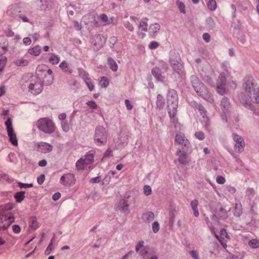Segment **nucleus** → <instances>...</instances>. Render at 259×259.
Wrapping results in <instances>:
<instances>
[{"label": "nucleus", "instance_id": "obj_1", "mask_svg": "<svg viewBox=\"0 0 259 259\" xmlns=\"http://www.w3.org/2000/svg\"><path fill=\"white\" fill-rule=\"evenodd\" d=\"M14 204L8 203L0 206V231L7 230L14 222V214L11 211Z\"/></svg>", "mask_w": 259, "mask_h": 259}, {"label": "nucleus", "instance_id": "obj_2", "mask_svg": "<svg viewBox=\"0 0 259 259\" xmlns=\"http://www.w3.org/2000/svg\"><path fill=\"white\" fill-rule=\"evenodd\" d=\"M178 105V96L176 93L174 92L171 95V99H168V112L170 118V121L174 124L175 127L177 126L178 124V119L175 117L177 111Z\"/></svg>", "mask_w": 259, "mask_h": 259}, {"label": "nucleus", "instance_id": "obj_3", "mask_svg": "<svg viewBox=\"0 0 259 259\" xmlns=\"http://www.w3.org/2000/svg\"><path fill=\"white\" fill-rule=\"evenodd\" d=\"M244 83V88L247 95L250 98L253 102L257 96L259 95V88L256 87L253 83V79L252 77L245 78Z\"/></svg>", "mask_w": 259, "mask_h": 259}, {"label": "nucleus", "instance_id": "obj_4", "mask_svg": "<svg viewBox=\"0 0 259 259\" xmlns=\"http://www.w3.org/2000/svg\"><path fill=\"white\" fill-rule=\"evenodd\" d=\"M37 127L40 131L51 134L56 130V125L53 120L49 118H41L36 122Z\"/></svg>", "mask_w": 259, "mask_h": 259}, {"label": "nucleus", "instance_id": "obj_5", "mask_svg": "<svg viewBox=\"0 0 259 259\" xmlns=\"http://www.w3.org/2000/svg\"><path fill=\"white\" fill-rule=\"evenodd\" d=\"M107 142V134L106 129L102 126H98L94 135V142L98 146L106 144Z\"/></svg>", "mask_w": 259, "mask_h": 259}, {"label": "nucleus", "instance_id": "obj_6", "mask_svg": "<svg viewBox=\"0 0 259 259\" xmlns=\"http://www.w3.org/2000/svg\"><path fill=\"white\" fill-rule=\"evenodd\" d=\"M29 91L34 95H37L41 92L43 89V84L40 79L34 76L30 80L28 85Z\"/></svg>", "mask_w": 259, "mask_h": 259}, {"label": "nucleus", "instance_id": "obj_7", "mask_svg": "<svg viewBox=\"0 0 259 259\" xmlns=\"http://www.w3.org/2000/svg\"><path fill=\"white\" fill-rule=\"evenodd\" d=\"M94 155L92 153L87 154L84 158H81L76 162V167L78 170L84 169L94 161Z\"/></svg>", "mask_w": 259, "mask_h": 259}, {"label": "nucleus", "instance_id": "obj_8", "mask_svg": "<svg viewBox=\"0 0 259 259\" xmlns=\"http://www.w3.org/2000/svg\"><path fill=\"white\" fill-rule=\"evenodd\" d=\"M8 135L9 137L10 141L14 146H17L18 140L12 125V120L10 118H9L5 122Z\"/></svg>", "mask_w": 259, "mask_h": 259}, {"label": "nucleus", "instance_id": "obj_9", "mask_svg": "<svg viewBox=\"0 0 259 259\" xmlns=\"http://www.w3.org/2000/svg\"><path fill=\"white\" fill-rule=\"evenodd\" d=\"M176 155L178 156V160L180 164L186 165L189 164L191 161L189 154L180 148L177 149Z\"/></svg>", "mask_w": 259, "mask_h": 259}, {"label": "nucleus", "instance_id": "obj_10", "mask_svg": "<svg viewBox=\"0 0 259 259\" xmlns=\"http://www.w3.org/2000/svg\"><path fill=\"white\" fill-rule=\"evenodd\" d=\"M76 179L75 176L71 173H67L63 175L60 180L61 184L65 186H70L75 183Z\"/></svg>", "mask_w": 259, "mask_h": 259}, {"label": "nucleus", "instance_id": "obj_11", "mask_svg": "<svg viewBox=\"0 0 259 259\" xmlns=\"http://www.w3.org/2000/svg\"><path fill=\"white\" fill-rule=\"evenodd\" d=\"M190 78L192 86L197 94H199L200 93H204V92H205V87L202 82L199 80L197 76L192 75L191 76Z\"/></svg>", "mask_w": 259, "mask_h": 259}, {"label": "nucleus", "instance_id": "obj_12", "mask_svg": "<svg viewBox=\"0 0 259 259\" xmlns=\"http://www.w3.org/2000/svg\"><path fill=\"white\" fill-rule=\"evenodd\" d=\"M175 144H177L182 147H189L190 142L188 139L186 138L185 134L179 132L175 136Z\"/></svg>", "mask_w": 259, "mask_h": 259}, {"label": "nucleus", "instance_id": "obj_13", "mask_svg": "<svg viewBox=\"0 0 259 259\" xmlns=\"http://www.w3.org/2000/svg\"><path fill=\"white\" fill-rule=\"evenodd\" d=\"M225 83L226 77L225 74L222 73L219 76L217 83V92L222 95H224L226 91L225 88Z\"/></svg>", "mask_w": 259, "mask_h": 259}, {"label": "nucleus", "instance_id": "obj_14", "mask_svg": "<svg viewBox=\"0 0 259 259\" xmlns=\"http://www.w3.org/2000/svg\"><path fill=\"white\" fill-rule=\"evenodd\" d=\"M220 236L215 234V236L221 243L224 248L227 247V240L229 239V236L225 229H222L220 232Z\"/></svg>", "mask_w": 259, "mask_h": 259}, {"label": "nucleus", "instance_id": "obj_15", "mask_svg": "<svg viewBox=\"0 0 259 259\" xmlns=\"http://www.w3.org/2000/svg\"><path fill=\"white\" fill-rule=\"evenodd\" d=\"M38 150L43 153H48L52 151L53 146L49 143L40 142L37 144Z\"/></svg>", "mask_w": 259, "mask_h": 259}, {"label": "nucleus", "instance_id": "obj_16", "mask_svg": "<svg viewBox=\"0 0 259 259\" xmlns=\"http://www.w3.org/2000/svg\"><path fill=\"white\" fill-rule=\"evenodd\" d=\"M154 218L155 215L153 212L147 211L143 214L142 219L145 223H149L154 219Z\"/></svg>", "mask_w": 259, "mask_h": 259}, {"label": "nucleus", "instance_id": "obj_17", "mask_svg": "<svg viewBox=\"0 0 259 259\" xmlns=\"http://www.w3.org/2000/svg\"><path fill=\"white\" fill-rule=\"evenodd\" d=\"M118 207L121 211L124 213H127L129 210V205L127 204L126 200L121 199L118 203Z\"/></svg>", "mask_w": 259, "mask_h": 259}, {"label": "nucleus", "instance_id": "obj_18", "mask_svg": "<svg viewBox=\"0 0 259 259\" xmlns=\"http://www.w3.org/2000/svg\"><path fill=\"white\" fill-rule=\"evenodd\" d=\"M152 73L158 81L161 82L164 81V77L161 75V71L158 68H154L152 70Z\"/></svg>", "mask_w": 259, "mask_h": 259}, {"label": "nucleus", "instance_id": "obj_19", "mask_svg": "<svg viewBox=\"0 0 259 259\" xmlns=\"http://www.w3.org/2000/svg\"><path fill=\"white\" fill-rule=\"evenodd\" d=\"M165 106V100L161 94H158L157 96L156 106L159 110L164 108Z\"/></svg>", "mask_w": 259, "mask_h": 259}, {"label": "nucleus", "instance_id": "obj_20", "mask_svg": "<svg viewBox=\"0 0 259 259\" xmlns=\"http://www.w3.org/2000/svg\"><path fill=\"white\" fill-rule=\"evenodd\" d=\"M197 109L199 111L203 119L202 122H203L205 125H207L208 123V119L207 117L206 116V111L205 110L204 108L202 106L199 105L197 106Z\"/></svg>", "mask_w": 259, "mask_h": 259}, {"label": "nucleus", "instance_id": "obj_21", "mask_svg": "<svg viewBox=\"0 0 259 259\" xmlns=\"http://www.w3.org/2000/svg\"><path fill=\"white\" fill-rule=\"evenodd\" d=\"M191 206L193 210V213L195 217H198L199 215V213L198 210V201L196 199H194L191 202Z\"/></svg>", "mask_w": 259, "mask_h": 259}, {"label": "nucleus", "instance_id": "obj_22", "mask_svg": "<svg viewBox=\"0 0 259 259\" xmlns=\"http://www.w3.org/2000/svg\"><path fill=\"white\" fill-rule=\"evenodd\" d=\"M205 92L204 93H200L199 95L202 96L204 99L207 101L209 103H212L213 102V98L210 93H209L207 89H205Z\"/></svg>", "mask_w": 259, "mask_h": 259}, {"label": "nucleus", "instance_id": "obj_23", "mask_svg": "<svg viewBox=\"0 0 259 259\" xmlns=\"http://www.w3.org/2000/svg\"><path fill=\"white\" fill-rule=\"evenodd\" d=\"M98 20L101 22L102 25H106L110 24L112 21H110L107 16L105 14L100 15L98 17Z\"/></svg>", "mask_w": 259, "mask_h": 259}, {"label": "nucleus", "instance_id": "obj_24", "mask_svg": "<svg viewBox=\"0 0 259 259\" xmlns=\"http://www.w3.org/2000/svg\"><path fill=\"white\" fill-rule=\"evenodd\" d=\"M217 214L219 219H226L228 218V213L227 211L223 207H220L218 209Z\"/></svg>", "mask_w": 259, "mask_h": 259}, {"label": "nucleus", "instance_id": "obj_25", "mask_svg": "<svg viewBox=\"0 0 259 259\" xmlns=\"http://www.w3.org/2000/svg\"><path fill=\"white\" fill-rule=\"evenodd\" d=\"M172 68L174 71L176 72L179 74H181L183 72V65L180 63H175L172 64Z\"/></svg>", "mask_w": 259, "mask_h": 259}, {"label": "nucleus", "instance_id": "obj_26", "mask_svg": "<svg viewBox=\"0 0 259 259\" xmlns=\"http://www.w3.org/2000/svg\"><path fill=\"white\" fill-rule=\"evenodd\" d=\"M108 63L109 66L110 68L113 71H116L118 69V65L116 62L113 60L112 58H109L108 59Z\"/></svg>", "mask_w": 259, "mask_h": 259}, {"label": "nucleus", "instance_id": "obj_27", "mask_svg": "<svg viewBox=\"0 0 259 259\" xmlns=\"http://www.w3.org/2000/svg\"><path fill=\"white\" fill-rule=\"evenodd\" d=\"M221 107L224 112L227 111L230 106L229 99L227 98H223L221 101Z\"/></svg>", "mask_w": 259, "mask_h": 259}, {"label": "nucleus", "instance_id": "obj_28", "mask_svg": "<svg viewBox=\"0 0 259 259\" xmlns=\"http://www.w3.org/2000/svg\"><path fill=\"white\" fill-rule=\"evenodd\" d=\"M28 53L35 56H38L41 53V48L39 46H36L28 50Z\"/></svg>", "mask_w": 259, "mask_h": 259}, {"label": "nucleus", "instance_id": "obj_29", "mask_svg": "<svg viewBox=\"0 0 259 259\" xmlns=\"http://www.w3.org/2000/svg\"><path fill=\"white\" fill-rule=\"evenodd\" d=\"M207 1V7L208 9L211 11H215L217 8V4L215 0H208Z\"/></svg>", "mask_w": 259, "mask_h": 259}, {"label": "nucleus", "instance_id": "obj_30", "mask_svg": "<svg viewBox=\"0 0 259 259\" xmlns=\"http://www.w3.org/2000/svg\"><path fill=\"white\" fill-rule=\"evenodd\" d=\"M236 192L235 188L231 186H226L224 190L225 194L227 195H233Z\"/></svg>", "mask_w": 259, "mask_h": 259}, {"label": "nucleus", "instance_id": "obj_31", "mask_svg": "<svg viewBox=\"0 0 259 259\" xmlns=\"http://www.w3.org/2000/svg\"><path fill=\"white\" fill-rule=\"evenodd\" d=\"M14 197L16 202L18 203L21 202L25 198V192L20 191L16 193Z\"/></svg>", "mask_w": 259, "mask_h": 259}, {"label": "nucleus", "instance_id": "obj_32", "mask_svg": "<svg viewBox=\"0 0 259 259\" xmlns=\"http://www.w3.org/2000/svg\"><path fill=\"white\" fill-rule=\"evenodd\" d=\"M30 226L33 230H36L38 228V223L36 217H32L30 219Z\"/></svg>", "mask_w": 259, "mask_h": 259}, {"label": "nucleus", "instance_id": "obj_33", "mask_svg": "<svg viewBox=\"0 0 259 259\" xmlns=\"http://www.w3.org/2000/svg\"><path fill=\"white\" fill-rule=\"evenodd\" d=\"M84 82L90 91H92L95 88V85L91 79L88 76L84 78Z\"/></svg>", "mask_w": 259, "mask_h": 259}, {"label": "nucleus", "instance_id": "obj_34", "mask_svg": "<svg viewBox=\"0 0 259 259\" xmlns=\"http://www.w3.org/2000/svg\"><path fill=\"white\" fill-rule=\"evenodd\" d=\"M59 57L53 54H52L49 58V62L53 65L57 64L59 62Z\"/></svg>", "mask_w": 259, "mask_h": 259}, {"label": "nucleus", "instance_id": "obj_35", "mask_svg": "<svg viewBox=\"0 0 259 259\" xmlns=\"http://www.w3.org/2000/svg\"><path fill=\"white\" fill-rule=\"evenodd\" d=\"M176 5L181 13L183 14L186 13L185 5L184 3L177 0L176 1Z\"/></svg>", "mask_w": 259, "mask_h": 259}, {"label": "nucleus", "instance_id": "obj_36", "mask_svg": "<svg viewBox=\"0 0 259 259\" xmlns=\"http://www.w3.org/2000/svg\"><path fill=\"white\" fill-rule=\"evenodd\" d=\"M244 146V142H240L238 143H235L234 148L236 152L241 153L243 151V148Z\"/></svg>", "mask_w": 259, "mask_h": 259}, {"label": "nucleus", "instance_id": "obj_37", "mask_svg": "<svg viewBox=\"0 0 259 259\" xmlns=\"http://www.w3.org/2000/svg\"><path fill=\"white\" fill-rule=\"evenodd\" d=\"M99 85L102 88H106L109 85V80L106 77H101L99 80Z\"/></svg>", "mask_w": 259, "mask_h": 259}, {"label": "nucleus", "instance_id": "obj_38", "mask_svg": "<svg viewBox=\"0 0 259 259\" xmlns=\"http://www.w3.org/2000/svg\"><path fill=\"white\" fill-rule=\"evenodd\" d=\"M249 246L252 248L259 247V240L257 239H251L248 242Z\"/></svg>", "mask_w": 259, "mask_h": 259}, {"label": "nucleus", "instance_id": "obj_39", "mask_svg": "<svg viewBox=\"0 0 259 259\" xmlns=\"http://www.w3.org/2000/svg\"><path fill=\"white\" fill-rule=\"evenodd\" d=\"M246 196L249 199L252 198L255 194V191L252 188H248L245 191Z\"/></svg>", "mask_w": 259, "mask_h": 259}, {"label": "nucleus", "instance_id": "obj_40", "mask_svg": "<svg viewBox=\"0 0 259 259\" xmlns=\"http://www.w3.org/2000/svg\"><path fill=\"white\" fill-rule=\"evenodd\" d=\"M59 67L63 71L71 73V71L69 70L67 63L65 61L60 63Z\"/></svg>", "mask_w": 259, "mask_h": 259}, {"label": "nucleus", "instance_id": "obj_41", "mask_svg": "<svg viewBox=\"0 0 259 259\" xmlns=\"http://www.w3.org/2000/svg\"><path fill=\"white\" fill-rule=\"evenodd\" d=\"M7 59L6 57H3L0 59V75L3 71L4 68L6 65Z\"/></svg>", "mask_w": 259, "mask_h": 259}, {"label": "nucleus", "instance_id": "obj_42", "mask_svg": "<svg viewBox=\"0 0 259 259\" xmlns=\"http://www.w3.org/2000/svg\"><path fill=\"white\" fill-rule=\"evenodd\" d=\"M15 64L17 66H24L28 64V61L27 60L22 59L16 60L15 61Z\"/></svg>", "mask_w": 259, "mask_h": 259}, {"label": "nucleus", "instance_id": "obj_43", "mask_svg": "<svg viewBox=\"0 0 259 259\" xmlns=\"http://www.w3.org/2000/svg\"><path fill=\"white\" fill-rule=\"evenodd\" d=\"M160 25L158 23H154L150 25L149 29L151 32H157L160 29Z\"/></svg>", "mask_w": 259, "mask_h": 259}, {"label": "nucleus", "instance_id": "obj_44", "mask_svg": "<svg viewBox=\"0 0 259 259\" xmlns=\"http://www.w3.org/2000/svg\"><path fill=\"white\" fill-rule=\"evenodd\" d=\"M152 231L154 233H157L160 229V225L157 221H155L152 224Z\"/></svg>", "mask_w": 259, "mask_h": 259}, {"label": "nucleus", "instance_id": "obj_45", "mask_svg": "<svg viewBox=\"0 0 259 259\" xmlns=\"http://www.w3.org/2000/svg\"><path fill=\"white\" fill-rule=\"evenodd\" d=\"M148 27L147 22L145 21H141L139 24V28L141 31H146Z\"/></svg>", "mask_w": 259, "mask_h": 259}, {"label": "nucleus", "instance_id": "obj_46", "mask_svg": "<svg viewBox=\"0 0 259 259\" xmlns=\"http://www.w3.org/2000/svg\"><path fill=\"white\" fill-rule=\"evenodd\" d=\"M111 181V177L109 175H106L102 181V185L107 186Z\"/></svg>", "mask_w": 259, "mask_h": 259}, {"label": "nucleus", "instance_id": "obj_47", "mask_svg": "<svg viewBox=\"0 0 259 259\" xmlns=\"http://www.w3.org/2000/svg\"><path fill=\"white\" fill-rule=\"evenodd\" d=\"M195 137L199 140H203L205 138V135L202 132H198L195 133Z\"/></svg>", "mask_w": 259, "mask_h": 259}, {"label": "nucleus", "instance_id": "obj_48", "mask_svg": "<svg viewBox=\"0 0 259 259\" xmlns=\"http://www.w3.org/2000/svg\"><path fill=\"white\" fill-rule=\"evenodd\" d=\"M61 127H62V130L64 132L66 133L69 131V124L66 121H63L61 123Z\"/></svg>", "mask_w": 259, "mask_h": 259}, {"label": "nucleus", "instance_id": "obj_49", "mask_svg": "<svg viewBox=\"0 0 259 259\" xmlns=\"http://www.w3.org/2000/svg\"><path fill=\"white\" fill-rule=\"evenodd\" d=\"M143 190H144V193L146 195L148 196L151 194L152 190H151V188L150 187V186H149L148 185H145L144 187Z\"/></svg>", "mask_w": 259, "mask_h": 259}, {"label": "nucleus", "instance_id": "obj_50", "mask_svg": "<svg viewBox=\"0 0 259 259\" xmlns=\"http://www.w3.org/2000/svg\"><path fill=\"white\" fill-rule=\"evenodd\" d=\"M216 182L219 184H224L226 182V179L222 176H218L216 178Z\"/></svg>", "mask_w": 259, "mask_h": 259}, {"label": "nucleus", "instance_id": "obj_51", "mask_svg": "<svg viewBox=\"0 0 259 259\" xmlns=\"http://www.w3.org/2000/svg\"><path fill=\"white\" fill-rule=\"evenodd\" d=\"M233 138L234 141H235L236 143L244 142L242 138L237 135L234 134L233 136Z\"/></svg>", "mask_w": 259, "mask_h": 259}, {"label": "nucleus", "instance_id": "obj_52", "mask_svg": "<svg viewBox=\"0 0 259 259\" xmlns=\"http://www.w3.org/2000/svg\"><path fill=\"white\" fill-rule=\"evenodd\" d=\"M18 186L19 187L22 189V188H31L33 187V184L32 183L31 184H25L22 183L21 182L18 183Z\"/></svg>", "mask_w": 259, "mask_h": 259}, {"label": "nucleus", "instance_id": "obj_53", "mask_svg": "<svg viewBox=\"0 0 259 259\" xmlns=\"http://www.w3.org/2000/svg\"><path fill=\"white\" fill-rule=\"evenodd\" d=\"M159 44L157 41H152L150 43L149 48L151 50L155 49L159 46Z\"/></svg>", "mask_w": 259, "mask_h": 259}, {"label": "nucleus", "instance_id": "obj_54", "mask_svg": "<svg viewBox=\"0 0 259 259\" xmlns=\"http://www.w3.org/2000/svg\"><path fill=\"white\" fill-rule=\"evenodd\" d=\"M53 249V243L51 242L49 244V245L47 247V249H46L45 254L46 255L50 254L51 253Z\"/></svg>", "mask_w": 259, "mask_h": 259}, {"label": "nucleus", "instance_id": "obj_55", "mask_svg": "<svg viewBox=\"0 0 259 259\" xmlns=\"http://www.w3.org/2000/svg\"><path fill=\"white\" fill-rule=\"evenodd\" d=\"M45 180V176L44 174L40 175L37 178V182L38 184L41 185L44 183Z\"/></svg>", "mask_w": 259, "mask_h": 259}, {"label": "nucleus", "instance_id": "obj_56", "mask_svg": "<svg viewBox=\"0 0 259 259\" xmlns=\"http://www.w3.org/2000/svg\"><path fill=\"white\" fill-rule=\"evenodd\" d=\"M12 230L14 233L19 234L21 232V228L18 225H14L12 226Z\"/></svg>", "mask_w": 259, "mask_h": 259}, {"label": "nucleus", "instance_id": "obj_57", "mask_svg": "<svg viewBox=\"0 0 259 259\" xmlns=\"http://www.w3.org/2000/svg\"><path fill=\"white\" fill-rule=\"evenodd\" d=\"M190 255L194 259H199L198 252L196 250H192L189 252Z\"/></svg>", "mask_w": 259, "mask_h": 259}, {"label": "nucleus", "instance_id": "obj_58", "mask_svg": "<svg viewBox=\"0 0 259 259\" xmlns=\"http://www.w3.org/2000/svg\"><path fill=\"white\" fill-rule=\"evenodd\" d=\"M86 104L92 109H95L97 108L96 102L93 101H89Z\"/></svg>", "mask_w": 259, "mask_h": 259}, {"label": "nucleus", "instance_id": "obj_59", "mask_svg": "<svg viewBox=\"0 0 259 259\" xmlns=\"http://www.w3.org/2000/svg\"><path fill=\"white\" fill-rule=\"evenodd\" d=\"M73 27L76 29V30L77 31H79V30H81V24L79 22H78L76 21H74L73 22Z\"/></svg>", "mask_w": 259, "mask_h": 259}, {"label": "nucleus", "instance_id": "obj_60", "mask_svg": "<svg viewBox=\"0 0 259 259\" xmlns=\"http://www.w3.org/2000/svg\"><path fill=\"white\" fill-rule=\"evenodd\" d=\"M144 245V241H141L138 243L137 245L136 246V251L138 252L139 251L140 249L143 247Z\"/></svg>", "mask_w": 259, "mask_h": 259}, {"label": "nucleus", "instance_id": "obj_61", "mask_svg": "<svg viewBox=\"0 0 259 259\" xmlns=\"http://www.w3.org/2000/svg\"><path fill=\"white\" fill-rule=\"evenodd\" d=\"M243 104L246 108H249L251 110H254V107L251 104L250 102H245V103H243Z\"/></svg>", "mask_w": 259, "mask_h": 259}, {"label": "nucleus", "instance_id": "obj_62", "mask_svg": "<svg viewBox=\"0 0 259 259\" xmlns=\"http://www.w3.org/2000/svg\"><path fill=\"white\" fill-rule=\"evenodd\" d=\"M125 105L127 110H131L133 108V105L131 104L130 101L128 99L125 100Z\"/></svg>", "mask_w": 259, "mask_h": 259}, {"label": "nucleus", "instance_id": "obj_63", "mask_svg": "<svg viewBox=\"0 0 259 259\" xmlns=\"http://www.w3.org/2000/svg\"><path fill=\"white\" fill-rule=\"evenodd\" d=\"M90 181V182H91L92 183H98L101 181V178H100V177H97L95 178H92Z\"/></svg>", "mask_w": 259, "mask_h": 259}, {"label": "nucleus", "instance_id": "obj_64", "mask_svg": "<svg viewBox=\"0 0 259 259\" xmlns=\"http://www.w3.org/2000/svg\"><path fill=\"white\" fill-rule=\"evenodd\" d=\"M60 197H61V194L59 192H57V193H55L54 194H53V195L52 196V199L54 201H57L58 199H59Z\"/></svg>", "mask_w": 259, "mask_h": 259}]
</instances>
